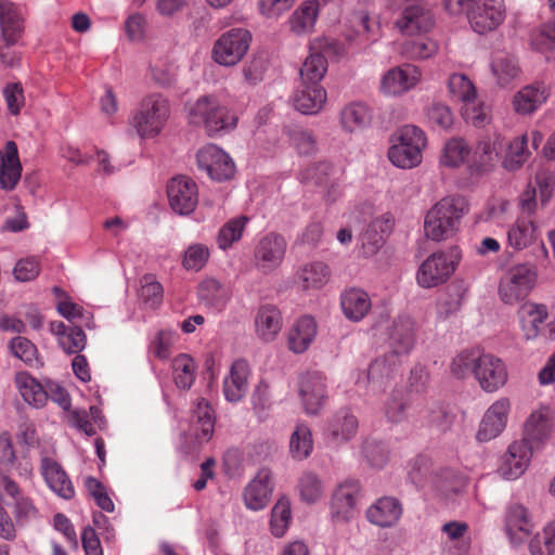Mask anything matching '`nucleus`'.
I'll use <instances>...</instances> for the list:
<instances>
[{"mask_svg":"<svg viewBox=\"0 0 555 555\" xmlns=\"http://www.w3.org/2000/svg\"><path fill=\"white\" fill-rule=\"evenodd\" d=\"M169 117V101L160 93H151L132 112L130 125L140 139H154L165 129Z\"/></svg>","mask_w":555,"mask_h":555,"instance_id":"obj_1","label":"nucleus"},{"mask_svg":"<svg viewBox=\"0 0 555 555\" xmlns=\"http://www.w3.org/2000/svg\"><path fill=\"white\" fill-rule=\"evenodd\" d=\"M465 214V203L461 197H444L427 212L424 222L425 234L433 241H443L452 236Z\"/></svg>","mask_w":555,"mask_h":555,"instance_id":"obj_2","label":"nucleus"},{"mask_svg":"<svg viewBox=\"0 0 555 555\" xmlns=\"http://www.w3.org/2000/svg\"><path fill=\"white\" fill-rule=\"evenodd\" d=\"M192 125L203 126L209 135L229 131L236 127L237 117L214 96L199 98L190 108Z\"/></svg>","mask_w":555,"mask_h":555,"instance_id":"obj_3","label":"nucleus"},{"mask_svg":"<svg viewBox=\"0 0 555 555\" xmlns=\"http://www.w3.org/2000/svg\"><path fill=\"white\" fill-rule=\"evenodd\" d=\"M516 314L526 340H534L542 334L555 339V305L550 307L544 302L526 300Z\"/></svg>","mask_w":555,"mask_h":555,"instance_id":"obj_4","label":"nucleus"},{"mask_svg":"<svg viewBox=\"0 0 555 555\" xmlns=\"http://www.w3.org/2000/svg\"><path fill=\"white\" fill-rule=\"evenodd\" d=\"M309 50L310 54L300 68V77L302 82L315 85H319L327 72V59L339 57L346 53L343 43L328 37L315 38L310 42Z\"/></svg>","mask_w":555,"mask_h":555,"instance_id":"obj_5","label":"nucleus"},{"mask_svg":"<svg viewBox=\"0 0 555 555\" xmlns=\"http://www.w3.org/2000/svg\"><path fill=\"white\" fill-rule=\"evenodd\" d=\"M426 137L422 129L406 125L399 129L396 140L388 151L389 160L399 168H414L422 162V151Z\"/></svg>","mask_w":555,"mask_h":555,"instance_id":"obj_6","label":"nucleus"},{"mask_svg":"<svg viewBox=\"0 0 555 555\" xmlns=\"http://www.w3.org/2000/svg\"><path fill=\"white\" fill-rule=\"evenodd\" d=\"M538 272L533 264L519 263L511 267L499 283V297L505 305L525 300L535 286Z\"/></svg>","mask_w":555,"mask_h":555,"instance_id":"obj_7","label":"nucleus"},{"mask_svg":"<svg viewBox=\"0 0 555 555\" xmlns=\"http://www.w3.org/2000/svg\"><path fill=\"white\" fill-rule=\"evenodd\" d=\"M461 257L457 246L431 254L418 268L416 275L418 285L431 288L443 284L454 273Z\"/></svg>","mask_w":555,"mask_h":555,"instance_id":"obj_8","label":"nucleus"},{"mask_svg":"<svg viewBox=\"0 0 555 555\" xmlns=\"http://www.w3.org/2000/svg\"><path fill=\"white\" fill-rule=\"evenodd\" d=\"M393 7L401 9L395 27L404 36H422L435 26V16L426 0H392Z\"/></svg>","mask_w":555,"mask_h":555,"instance_id":"obj_9","label":"nucleus"},{"mask_svg":"<svg viewBox=\"0 0 555 555\" xmlns=\"http://www.w3.org/2000/svg\"><path fill=\"white\" fill-rule=\"evenodd\" d=\"M250 42L249 30L245 28L229 29L215 41L211 57L221 66H234L245 56Z\"/></svg>","mask_w":555,"mask_h":555,"instance_id":"obj_10","label":"nucleus"},{"mask_svg":"<svg viewBox=\"0 0 555 555\" xmlns=\"http://www.w3.org/2000/svg\"><path fill=\"white\" fill-rule=\"evenodd\" d=\"M467 18L478 34L494 30L505 18L503 0H473L467 9Z\"/></svg>","mask_w":555,"mask_h":555,"instance_id":"obj_11","label":"nucleus"},{"mask_svg":"<svg viewBox=\"0 0 555 555\" xmlns=\"http://www.w3.org/2000/svg\"><path fill=\"white\" fill-rule=\"evenodd\" d=\"M198 168L216 181L229 180L234 176L235 165L228 153L215 144L202 147L196 154Z\"/></svg>","mask_w":555,"mask_h":555,"instance_id":"obj_12","label":"nucleus"},{"mask_svg":"<svg viewBox=\"0 0 555 555\" xmlns=\"http://www.w3.org/2000/svg\"><path fill=\"white\" fill-rule=\"evenodd\" d=\"M553 429V415L548 406H540L531 412L524 425L522 438L519 442H525L531 450H540L550 439Z\"/></svg>","mask_w":555,"mask_h":555,"instance_id":"obj_13","label":"nucleus"},{"mask_svg":"<svg viewBox=\"0 0 555 555\" xmlns=\"http://www.w3.org/2000/svg\"><path fill=\"white\" fill-rule=\"evenodd\" d=\"M167 195L171 209L186 216L194 211L198 203L196 183L184 176L172 178L167 185Z\"/></svg>","mask_w":555,"mask_h":555,"instance_id":"obj_14","label":"nucleus"},{"mask_svg":"<svg viewBox=\"0 0 555 555\" xmlns=\"http://www.w3.org/2000/svg\"><path fill=\"white\" fill-rule=\"evenodd\" d=\"M475 379L486 392H494L502 388L508 378L505 363L491 353H481L478 359Z\"/></svg>","mask_w":555,"mask_h":555,"instance_id":"obj_15","label":"nucleus"},{"mask_svg":"<svg viewBox=\"0 0 555 555\" xmlns=\"http://www.w3.org/2000/svg\"><path fill=\"white\" fill-rule=\"evenodd\" d=\"M422 73L412 64H403L387 70L380 81V91L386 95H402L417 86Z\"/></svg>","mask_w":555,"mask_h":555,"instance_id":"obj_16","label":"nucleus"},{"mask_svg":"<svg viewBox=\"0 0 555 555\" xmlns=\"http://www.w3.org/2000/svg\"><path fill=\"white\" fill-rule=\"evenodd\" d=\"M299 397L307 414H319L327 399L326 384L323 375L318 372L301 375Z\"/></svg>","mask_w":555,"mask_h":555,"instance_id":"obj_17","label":"nucleus"},{"mask_svg":"<svg viewBox=\"0 0 555 555\" xmlns=\"http://www.w3.org/2000/svg\"><path fill=\"white\" fill-rule=\"evenodd\" d=\"M285 238L276 233H268L257 244L255 249L256 267L263 273H269L276 269L286 251Z\"/></svg>","mask_w":555,"mask_h":555,"instance_id":"obj_18","label":"nucleus"},{"mask_svg":"<svg viewBox=\"0 0 555 555\" xmlns=\"http://www.w3.org/2000/svg\"><path fill=\"white\" fill-rule=\"evenodd\" d=\"M502 141L499 134L487 135L478 140L470 150L468 167L472 172L487 173L491 171L500 158Z\"/></svg>","mask_w":555,"mask_h":555,"instance_id":"obj_19","label":"nucleus"},{"mask_svg":"<svg viewBox=\"0 0 555 555\" xmlns=\"http://www.w3.org/2000/svg\"><path fill=\"white\" fill-rule=\"evenodd\" d=\"M511 410V402L507 398H500L494 401L486 411L476 439L479 442H488L496 438L505 428Z\"/></svg>","mask_w":555,"mask_h":555,"instance_id":"obj_20","label":"nucleus"},{"mask_svg":"<svg viewBox=\"0 0 555 555\" xmlns=\"http://www.w3.org/2000/svg\"><path fill=\"white\" fill-rule=\"evenodd\" d=\"M0 488L13 499V515L18 526H24L39 516L34 501L25 495L20 486L9 476L0 477Z\"/></svg>","mask_w":555,"mask_h":555,"instance_id":"obj_21","label":"nucleus"},{"mask_svg":"<svg viewBox=\"0 0 555 555\" xmlns=\"http://www.w3.org/2000/svg\"><path fill=\"white\" fill-rule=\"evenodd\" d=\"M534 451L525 442L514 441L503 455L499 466V474L508 480L520 477L528 468Z\"/></svg>","mask_w":555,"mask_h":555,"instance_id":"obj_22","label":"nucleus"},{"mask_svg":"<svg viewBox=\"0 0 555 555\" xmlns=\"http://www.w3.org/2000/svg\"><path fill=\"white\" fill-rule=\"evenodd\" d=\"M272 474L268 468H261L255 478L246 486L243 498L247 508L259 511L264 508L272 493Z\"/></svg>","mask_w":555,"mask_h":555,"instance_id":"obj_23","label":"nucleus"},{"mask_svg":"<svg viewBox=\"0 0 555 555\" xmlns=\"http://www.w3.org/2000/svg\"><path fill=\"white\" fill-rule=\"evenodd\" d=\"M40 473L47 486L59 496L70 500L75 495L74 486L62 465L49 456H42Z\"/></svg>","mask_w":555,"mask_h":555,"instance_id":"obj_24","label":"nucleus"},{"mask_svg":"<svg viewBox=\"0 0 555 555\" xmlns=\"http://www.w3.org/2000/svg\"><path fill=\"white\" fill-rule=\"evenodd\" d=\"M540 231L533 217L518 216L507 228V246L514 251H521L539 238Z\"/></svg>","mask_w":555,"mask_h":555,"instance_id":"obj_25","label":"nucleus"},{"mask_svg":"<svg viewBox=\"0 0 555 555\" xmlns=\"http://www.w3.org/2000/svg\"><path fill=\"white\" fill-rule=\"evenodd\" d=\"M401 359L396 353H385L371 362L365 379L360 378L357 383L370 384L373 388L383 389L397 372Z\"/></svg>","mask_w":555,"mask_h":555,"instance_id":"obj_26","label":"nucleus"},{"mask_svg":"<svg viewBox=\"0 0 555 555\" xmlns=\"http://www.w3.org/2000/svg\"><path fill=\"white\" fill-rule=\"evenodd\" d=\"M249 375L250 366L246 360L237 359L232 363L223 380V393L228 401L238 402L243 399L248 389Z\"/></svg>","mask_w":555,"mask_h":555,"instance_id":"obj_27","label":"nucleus"},{"mask_svg":"<svg viewBox=\"0 0 555 555\" xmlns=\"http://www.w3.org/2000/svg\"><path fill=\"white\" fill-rule=\"evenodd\" d=\"M550 90L544 83H530L515 93L513 106L517 114L531 115L546 102Z\"/></svg>","mask_w":555,"mask_h":555,"instance_id":"obj_28","label":"nucleus"},{"mask_svg":"<svg viewBox=\"0 0 555 555\" xmlns=\"http://www.w3.org/2000/svg\"><path fill=\"white\" fill-rule=\"evenodd\" d=\"M216 415L211 404L205 398H198L192 408L191 427L199 443L207 442L215 430Z\"/></svg>","mask_w":555,"mask_h":555,"instance_id":"obj_29","label":"nucleus"},{"mask_svg":"<svg viewBox=\"0 0 555 555\" xmlns=\"http://www.w3.org/2000/svg\"><path fill=\"white\" fill-rule=\"evenodd\" d=\"M359 491L360 486L356 480L345 481L337 487L332 499V516L336 521H347L352 517Z\"/></svg>","mask_w":555,"mask_h":555,"instance_id":"obj_30","label":"nucleus"},{"mask_svg":"<svg viewBox=\"0 0 555 555\" xmlns=\"http://www.w3.org/2000/svg\"><path fill=\"white\" fill-rule=\"evenodd\" d=\"M22 176V164L15 142L8 141L4 151L0 149V188L13 190Z\"/></svg>","mask_w":555,"mask_h":555,"instance_id":"obj_31","label":"nucleus"},{"mask_svg":"<svg viewBox=\"0 0 555 555\" xmlns=\"http://www.w3.org/2000/svg\"><path fill=\"white\" fill-rule=\"evenodd\" d=\"M283 326L281 311L273 305H262L255 315V333L257 337L264 341H273Z\"/></svg>","mask_w":555,"mask_h":555,"instance_id":"obj_32","label":"nucleus"},{"mask_svg":"<svg viewBox=\"0 0 555 555\" xmlns=\"http://www.w3.org/2000/svg\"><path fill=\"white\" fill-rule=\"evenodd\" d=\"M293 101L294 107L300 113L314 115L326 104L327 92L320 85L302 82V86L295 92Z\"/></svg>","mask_w":555,"mask_h":555,"instance_id":"obj_33","label":"nucleus"},{"mask_svg":"<svg viewBox=\"0 0 555 555\" xmlns=\"http://www.w3.org/2000/svg\"><path fill=\"white\" fill-rule=\"evenodd\" d=\"M505 530L514 543H520L531 534L533 522L525 506L516 503L508 505L505 513Z\"/></svg>","mask_w":555,"mask_h":555,"instance_id":"obj_34","label":"nucleus"},{"mask_svg":"<svg viewBox=\"0 0 555 555\" xmlns=\"http://www.w3.org/2000/svg\"><path fill=\"white\" fill-rule=\"evenodd\" d=\"M340 306L348 320L359 322L370 312L372 300L365 291L352 287L341 294Z\"/></svg>","mask_w":555,"mask_h":555,"instance_id":"obj_35","label":"nucleus"},{"mask_svg":"<svg viewBox=\"0 0 555 555\" xmlns=\"http://www.w3.org/2000/svg\"><path fill=\"white\" fill-rule=\"evenodd\" d=\"M317 335V323L312 317L304 315L298 319L287 335L289 350L295 353L305 352Z\"/></svg>","mask_w":555,"mask_h":555,"instance_id":"obj_36","label":"nucleus"},{"mask_svg":"<svg viewBox=\"0 0 555 555\" xmlns=\"http://www.w3.org/2000/svg\"><path fill=\"white\" fill-rule=\"evenodd\" d=\"M392 350L399 359L410 353L414 346V322L409 317L398 318L389 335Z\"/></svg>","mask_w":555,"mask_h":555,"instance_id":"obj_37","label":"nucleus"},{"mask_svg":"<svg viewBox=\"0 0 555 555\" xmlns=\"http://www.w3.org/2000/svg\"><path fill=\"white\" fill-rule=\"evenodd\" d=\"M0 27L5 44L8 47L15 44L23 31V18L14 3L0 2Z\"/></svg>","mask_w":555,"mask_h":555,"instance_id":"obj_38","label":"nucleus"},{"mask_svg":"<svg viewBox=\"0 0 555 555\" xmlns=\"http://www.w3.org/2000/svg\"><path fill=\"white\" fill-rule=\"evenodd\" d=\"M358 430V420L349 410H340L333 415L326 427V437L334 443L351 439Z\"/></svg>","mask_w":555,"mask_h":555,"instance_id":"obj_39","label":"nucleus"},{"mask_svg":"<svg viewBox=\"0 0 555 555\" xmlns=\"http://www.w3.org/2000/svg\"><path fill=\"white\" fill-rule=\"evenodd\" d=\"M402 514V507L398 500L393 498H382L366 511V517L370 522L379 527H390L395 525Z\"/></svg>","mask_w":555,"mask_h":555,"instance_id":"obj_40","label":"nucleus"},{"mask_svg":"<svg viewBox=\"0 0 555 555\" xmlns=\"http://www.w3.org/2000/svg\"><path fill=\"white\" fill-rule=\"evenodd\" d=\"M198 296L206 306L221 311L231 298V289L220 281L207 278L198 285Z\"/></svg>","mask_w":555,"mask_h":555,"instance_id":"obj_41","label":"nucleus"},{"mask_svg":"<svg viewBox=\"0 0 555 555\" xmlns=\"http://www.w3.org/2000/svg\"><path fill=\"white\" fill-rule=\"evenodd\" d=\"M14 380L20 395L26 403L36 409L42 408L46 404L48 391L30 374L18 372Z\"/></svg>","mask_w":555,"mask_h":555,"instance_id":"obj_42","label":"nucleus"},{"mask_svg":"<svg viewBox=\"0 0 555 555\" xmlns=\"http://www.w3.org/2000/svg\"><path fill=\"white\" fill-rule=\"evenodd\" d=\"M340 125L348 132H356L366 128L371 122V111L362 102H351L340 111Z\"/></svg>","mask_w":555,"mask_h":555,"instance_id":"obj_43","label":"nucleus"},{"mask_svg":"<svg viewBox=\"0 0 555 555\" xmlns=\"http://www.w3.org/2000/svg\"><path fill=\"white\" fill-rule=\"evenodd\" d=\"M319 14L318 0L304 1L291 15L289 26L293 33L304 35L311 31Z\"/></svg>","mask_w":555,"mask_h":555,"instance_id":"obj_44","label":"nucleus"},{"mask_svg":"<svg viewBox=\"0 0 555 555\" xmlns=\"http://www.w3.org/2000/svg\"><path fill=\"white\" fill-rule=\"evenodd\" d=\"M172 376L180 389H190L195 382L197 366L194 359L185 353L178 354L172 360Z\"/></svg>","mask_w":555,"mask_h":555,"instance_id":"obj_45","label":"nucleus"},{"mask_svg":"<svg viewBox=\"0 0 555 555\" xmlns=\"http://www.w3.org/2000/svg\"><path fill=\"white\" fill-rule=\"evenodd\" d=\"M313 450L312 434L309 426L298 423L289 438V452L298 461L307 459Z\"/></svg>","mask_w":555,"mask_h":555,"instance_id":"obj_46","label":"nucleus"},{"mask_svg":"<svg viewBox=\"0 0 555 555\" xmlns=\"http://www.w3.org/2000/svg\"><path fill=\"white\" fill-rule=\"evenodd\" d=\"M470 147L462 138L450 139L443 147L440 162L443 166L455 168L468 164Z\"/></svg>","mask_w":555,"mask_h":555,"instance_id":"obj_47","label":"nucleus"},{"mask_svg":"<svg viewBox=\"0 0 555 555\" xmlns=\"http://www.w3.org/2000/svg\"><path fill=\"white\" fill-rule=\"evenodd\" d=\"M448 89L453 100L466 105L473 104L477 96L475 85L464 74H452L449 77Z\"/></svg>","mask_w":555,"mask_h":555,"instance_id":"obj_48","label":"nucleus"},{"mask_svg":"<svg viewBox=\"0 0 555 555\" xmlns=\"http://www.w3.org/2000/svg\"><path fill=\"white\" fill-rule=\"evenodd\" d=\"M527 144L528 138L526 134L516 137L509 142L503 158V167L505 169L514 171L524 166L530 156Z\"/></svg>","mask_w":555,"mask_h":555,"instance_id":"obj_49","label":"nucleus"},{"mask_svg":"<svg viewBox=\"0 0 555 555\" xmlns=\"http://www.w3.org/2000/svg\"><path fill=\"white\" fill-rule=\"evenodd\" d=\"M331 271L327 264L321 261L307 263L299 272V280L305 289L321 288L330 280Z\"/></svg>","mask_w":555,"mask_h":555,"instance_id":"obj_50","label":"nucleus"},{"mask_svg":"<svg viewBox=\"0 0 555 555\" xmlns=\"http://www.w3.org/2000/svg\"><path fill=\"white\" fill-rule=\"evenodd\" d=\"M248 218L240 216L225 222L219 230L217 236V244L220 249L227 250L235 242L242 238Z\"/></svg>","mask_w":555,"mask_h":555,"instance_id":"obj_51","label":"nucleus"},{"mask_svg":"<svg viewBox=\"0 0 555 555\" xmlns=\"http://www.w3.org/2000/svg\"><path fill=\"white\" fill-rule=\"evenodd\" d=\"M11 352L30 367L42 366L37 347L26 337L16 336L10 341Z\"/></svg>","mask_w":555,"mask_h":555,"instance_id":"obj_52","label":"nucleus"},{"mask_svg":"<svg viewBox=\"0 0 555 555\" xmlns=\"http://www.w3.org/2000/svg\"><path fill=\"white\" fill-rule=\"evenodd\" d=\"M480 354L481 353L475 350H464L460 352L452 359L450 363L451 374L460 379L466 378L470 374L475 376V371Z\"/></svg>","mask_w":555,"mask_h":555,"instance_id":"obj_53","label":"nucleus"},{"mask_svg":"<svg viewBox=\"0 0 555 555\" xmlns=\"http://www.w3.org/2000/svg\"><path fill=\"white\" fill-rule=\"evenodd\" d=\"M529 552L531 555H555V519L530 540Z\"/></svg>","mask_w":555,"mask_h":555,"instance_id":"obj_54","label":"nucleus"},{"mask_svg":"<svg viewBox=\"0 0 555 555\" xmlns=\"http://www.w3.org/2000/svg\"><path fill=\"white\" fill-rule=\"evenodd\" d=\"M438 51V44L435 40L429 38H417L408 40L402 44V54L408 59L425 60Z\"/></svg>","mask_w":555,"mask_h":555,"instance_id":"obj_55","label":"nucleus"},{"mask_svg":"<svg viewBox=\"0 0 555 555\" xmlns=\"http://www.w3.org/2000/svg\"><path fill=\"white\" fill-rule=\"evenodd\" d=\"M292 519L291 503L287 499H280L272 508L271 531L273 535L281 538L285 534Z\"/></svg>","mask_w":555,"mask_h":555,"instance_id":"obj_56","label":"nucleus"},{"mask_svg":"<svg viewBox=\"0 0 555 555\" xmlns=\"http://www.w3.org/2000/svg\"><path fill=\"white\" fill-rule=\"evenodd\" d=\"M298 490L302 501L306 503H315L323 494V485L321 479L313 473L302 474L298 482Z\"/></svg>","mask_w":555,"mask_h":555,"instance_id":"obj_57","label":"nucleus"},{"mask_svg":"<svg viewBox=\"0 0 555 555\" xmlns=\"http://www.w3.org/2000/svg\"><path fill=\"white\" fill-rule=\"evenodd\" d=\"M140 298L151 308L158 307L163 301V286L153 274H145L140 280Z\"/></svg>","mask_w":555,"mask_h":555,"instance_id":"obj_58","label":"nucleus"},{"mask_svg":"<svg viewBox=\"0 0 555 555\" xmlns=\"http://www.w3.org/2000/svg\"><path fill=\"white\" fill-rule=\"evenodd\" d=\"M532 49L544 52L555 50V22L541 25L530 34Z\"/></svg>","mask_w":555,"mask_h":555,"instance_id":"obj_59","label":"nucleus"},{"mask_svg":"<svg viewBox=\"0 0 555 555\" xmlns=\"http://www.w3.org/2000/svg\"><path fill=\"white\" fill-rule=\"evenodd\" d=\"M395 225V218L391 214H384L374 219L365 232L367 240L378 247L383 244L385 236H387Z\"/></svg>","mask_w":555,"mask_h":555,"instance_id":"obj_60","label":"nucleus"},{"mask_svg":"<svg viewBox=\"0 0 555 555\" xmlns=\"http://www.w3.org/2000/svg\"><path fill=\"white\" fill-rule=\"evenodd\" d=\"M493 75L500 85L505 86L515 79L519 74L516 61L509 56L496 57L491 65Z\"/></svg>","mask_w":555,"mask_h":555,"instance_id":"obj_61","label":"nucleus"},{"mask_svg":"<svg viewBox=\"0 0 555 555\" xmlns=\"http://www.w3.org/2000/svg\"><path fill=\"white\" fill-rule=\"evenodd\" d=\"M209 259V249L204 244H192L184 251L183 267L186 270H201Z\"/></svg>","mask_w":555,"mask_h":555,"instance_id":"obj_62","label":"nucleus"},{"mask_svg":"<svg viewBox=\"0 0 555 555\" xmlns=\"http://www.w3.org/2000/svg\"><path fill=\"white\" fill-rule=\"evenodd\" d=\"M8 111L16 116L25 105L24 89L21 82H9L2 90Z\"/></svg>","mask_w":555,"mask_h":555,"instance_id":"obj_63","label":"nucleus"},{"mask_svg":"<svg viewBox=\"0 0 555 555\" xmlns=\"http://www.w3.org/2000/svg\"><path fill=\"white\" fill-rule=\"evenodd\" d=\"M430 460L425 455H417L408 464V476L416 487H423L430 473Z\"/></svg>","mask_w":555,"mask_h":555,"instance_id":"obj_64","label":"nucleus"}]
</instances>
